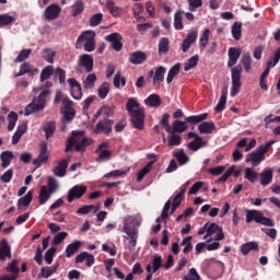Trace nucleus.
<instances>
[{"label": "nucleus", "mask_w": 280, "mask_h": 280, "mask_svg": "<svg viewBox=\"0 0 280 280\" xmlns=\"http://www.w3.org/2000/svg\"><path fill=\"white\" fill-rule=\"evenodd\" d=\"M139 226H141V219L127 215L122 219V233H125L124 238L128 240V246L130 253L137 247V241L139 240Z\"/></svg>", "instance_id": "obj_1"}, {"label": "nucleus", "mask_w": 280, "mask_h": 280, "mask_svg": "<svg viewBox=\"0 0 280 280\" xmlns=\"http://www.w3.org/2000/svg\"><path fill=\"white\" fill-rule=\"evenodd\" d=\"M126 110L131 118V124L137 130H143L145 124V109L141 107V104L137 98H129L126 104Z\"/></svg>", "instance_id": "obj_2"}, {"label": "nucleus", "mask_w": 280, "mask_h": 280, "mask_svg": "<svg viewBox=\"0 0 280 280\" xmlns=\"http://www.w3.org/2000/svg\"><path fill=\"white\" fill-rule=\"evenodd\" d=\"M86 145H91V139L84 137V131H73L72 137L68 139L66 152H71L72 148L75 152H84Z\"/></svg>", "instance_id": "obj_3"}, {"label": "nucleus", "mask_w": 280, "mask_h": 280, "mask_svg": "<svg viewBox=\"0 0 280 280\" xmlns=\"http://www.w3.org/2000/svg\"><path fill=\"white\" fill-rule=\"evenodd\" d=\"M275 145V140L268 141L265 144H261L257 148V150L248 153L246 158V163H250L253 167H257L260 165L262 161H266V154L270 148Z\"/></svg>", "instance_id": "obj_4"}, {"label": "nucleus", "mask_w": 280, "mask_h": 280, "mask_svg": "<svg viewBox=\"0 0 280 280\" xmlns=\"http://www.w3.org/2000/svg\"><path fill=\"white\" fill-rule=\"evenodd\" d=\"M75 49H84V51H95V32H83L75 42Z\"/></svg>", "instance_id": "obj_5"}, {"label": "nucleus", "mask_w": 280, "mask_h": 280, "mask_svg": "<svg viewBox=\"0 0 280 280\" xmlns=\"http://www.w3.org/2000/svg\"><path fill=\"white\" fill-rule=\"evenodd\" d=\"M209 117V115L207 113L201 114V115H194V116H189L185 118V121L183 120H175L173 122V128L172 133L174 135L175 132H185V130H187V124H200L201 121H205V119H207Z\"/></svg>", "instance_id": "obj_6"}, {"label": "nucleus", "mask_w": 280, "mask_h": 280, "mask_svg": "<svg viewBox=\"0 0 280 280\" xmlns=\"http://www.w3.org/2000/svg\"><path fill=\"white\" fill-rule=\"evenodd\" d=\"M256 222V224H262L264 226H275V220L264 217V212L259 210H247L246 211V222Z\"/></svg>", "instance_id": "obj_7"}, {"label": "nucleus", "mask_w": 280, "mask_h": 280, "mask_svg": "<svg viewBox=\"0 0 280 280\" xmlns=\"http://www.w3.org/2000/svg\"><path fill=\"white\" fill-rule=\"evenodd\" d=\"M47 95H49V91H43L37 98H34L33 102L26 106L24 115L28 117V115H32V113L43 110V108H45V102H47Z\"/></svg>", "instance_id": "obj_8"}, {"label": "nucleus", "mask_w": 280, "mask_h": 280, "mask_svg": "<svg viewBox=\"0 0 280 280\" xmlns=\"http://www.w3.org/2000/svg\"><path fill=\"white\" fill-rule=\"evenodd\" d=\"M242 66H235L231 69L232 75V88H231V97H235L242 89Z\"/></svg>", "instance_id": "obj_9"}, {"label": "nucleus", "mask_w": 280, "mask_h": 280, "mask_svg": "<svg viewBox=\"0 0 280 280\" xmlns=\"http://www.w3.org/2000/svg\"><path fill=\"white\" fill-rule=\"evenodd\" d=\"M212 235H215V242H221V240H224V231L220 225H218L217 223H206V235L203 240H207V242H211L213 240L211 237Z\"/></svg>", "instance_id": "obj_10"}, {"label": "nucleus", "mask_w": 280, "mask_h": 280, "mask_svg": "<svg viewBox=\"0 0 280 280\" xmlns=\"http://www.w3.org/2000/svg\"><path fill=\"white\" fill-rule=\"evenodd\" d=\"M62 122L71 124V121H73V117H75V109H73V101H71L69 97H66L62 100Z\"/></svg>", "instance_id": "obj_11"}, {"label": "nucleus", "mask_w": 280, "mask_h": 280, "mask_svg": "<svg viewBox=\"0 0 280 280\" xmlns=\"http://www.w3.org/2000/svg\"><path fill=\"white\" fill-rule=\"evenodd\" d=\"M86 186L84 185H74L69 189L67 200L68 202H73V200H80L84 194H86Z\"/></svg>", "instance_id": "obj_12"}, {"label": "nucleus", "mask_w": 280, "mask_h": 280, "mask_svg": "<svg viewBox=\"0 0 280 280\" xmlns=\"http://www.w3.org/2000/svg\"><path fill=\"white\" fill-rule=\"evenodd\" d=\"M60 12H62V8L58 3H51L44 11V19L45 21H56L60 16Z\"/></svg>", "instance_id": "obj_13"}, {"label": "nucleus", "mask_w": 280, "mask_h": 280, "mask_svg": "<svg viewBox=\"0 0 280 280\" xmlns=\"http://www.w3.org/2000/svg\"><path fill=\"white\" fill-rule=\"evenodd\" d=\"M189 185H191L190 180L186 182L184 185L180 186L179 192H177L173 198L171 213H174L178 209V207H180V202H183V198H185V192L187 191Z\"/></svg>", "instance_id": "obj_14"}, {"label": "nucleus", "mask_w": 280, "mask_h": 280, "mask_svg": "<svg viewBox=\"0 0 280 280\" xmlns=\"http://www.w3.org/2000/svg\"><path fill=\"white\" fill-rule=\"evenodd\" d=\"M105 40L112 44L114 51H121V49H124V44L121 43L122 37L119 33H112L105 36Z\"/></svg>", "instance_id": "obj_15"}, {"label": "nucleus", "mask_w": 280, "mask_h": 280, "mask_svg": "<svg viewBox=\"0 0 280 280\" xmlns=\"http://www.w3.org/2000/svg\"><path fill=\"white\" fill-rule=\"evenodd\" d=\"M68 84L70 86V95L73 100H82V85L74 78L68 79Z\"/></svg>", "instance_id": "obj_16"}, {"label": "nucleus", "mask_w": 280, "mask_h": 280, "mask_svg": "<svg viewBox=\"0 0 280 280\" xmlns=\"http://www.w3.org/2000/svg\"><path fill=\"white\" fill-rule=\"evenodd\" d=\"M150 75H153V84L154 86H160L162 82L165 80V73H167V69L165 67L160 66L154 70H151Z\"/></svg>", "instance_id": "obj_17"}, {"label": "nucleus", "mask_w": 280, "mask_h": 280, "mask_svg": "<svg viewBox=\"0 0 280 280\" xmlns=\"http://www.w3.org/2000/svg\"><path fill=\"white\" fill-rule=\"evenodd\" d=\"M113 124L114 122L110 119L100 120L96 124L94 132L96 135H100V132H103V135H110V132H113Z\"/></svg>", "instance_id": "obj_18"}, {"label": "nucleus", "mask_w": 280, "mask_h": 280, "mask_svg": "<svg viewBox=\"0 0 280 280\" xmlns=\"http://www.w3.org/2000/svg\"><path fill=\"white\" fill-rule=\"evenodd\" d=\"M30 73V77L31 78H34L36 75V73H38V69L37 68H34L32 66V63L30 62H23L21 66H20V70L19 72L14 75V78H21L25 74Z\"/></svg>", "instance_id": "obj_19"}, {"label": "nucleus", "mask_w": 280, "mask_h": 280, "mask_svg": "<svg viewBox=\"0 0 280 280\" xmlns=\"http://www.w3.org/2000/svg\"><path fill=\"white\" fill-rule=\"evenodd\" d=\"M49 161V153L47 152V144L46 142L40 143V150L38 156L33 161V165L40 167L43 163H47Z\"/></svg>", "instance_id": "obj_20"}, {"label": "nucleus", "mask_w": 280, "mask_h": 280, "mask_svg": "<svg viewBox=\"0 0 280 280\" xmlns=\"http://www.w3.org/2000/svg\"><path fill=\"white\" fill-rule=\"evenodd\" d=\"M198 40V32L192 31L187 34L186 38L182 43V50L184 54H187L189 51V48Z\"/></svg>", "instance_id": "obj_21"}, {"label": "nucleus", "mask_w": 280, "mask_h": 280, "mask_svg": "<svg viewBox=\"0 0 280 280\" xmlns=\"http://www.w3.org/2000/svg\"><path fill=\"white\" fill-rule=\"evenodd\" d=\"M228 56H229L228 67L229 68L235 67V65H237V60H240V56H242V49L236 47H231L229 48Z\"/></svg>", "instance_id": "obj_22"}, {"label": "nucleus", "mask_w": 280, "mask_h": 280, "mask_svg": "<svg viewBox=\"0 0 280 280\" xmlns=\"http://www.w3.org/2000/svg\"><path fill=\"white\" fill-rule=\"evenodd\" d=\"M93 56L84 54L79 57V67H83L88 73L93 71Z\"/></svg>", "instance_id": "obj_23"}, {"label": "nucleus", "mask_w": 280, "mask_h": 280, "mask_svg": "<svg viewBox=\"0 0 280 280\" xmlns=\"http://www.w3.org/2000/svg\"><path fill=\"white\" fill-rule=\"evenodd\" d=\"M69 167V160H61L57 166L52 170L55 176L62 178L67 176V168Z\"/></svg>", "instance_id": "obj_24"}, {"label": "nucleus", "mask_w": 280, "mask_h": 280, "mask_svg": "<svg viewBox=\"0 0 280 280\" xmlns=\"http://www.w3.org/2000/svg\"><path fill=\"white\" fill-rule=\"evenodd\" d=\"M5 259H12V249L8 241L2 240L0 243V261H5Z\"/></svg>", "instance_id": "obj_25"}, {"label": "nucleus", "mask_w": 280, "mask_h": 280, "mask_svg": "<svg viewBox=\"0 0 280 280\" xmlns=\"http://www.w3.org/2000/svg\"><path fill=\"white\" fill-rule=\"evenodd\" d=\"M83 261H85L88 268H91V266L95 264V256L86 252H82L75 257V264H82Z\"/></svg>", "instance_id": "obj_26"}, {"label": "nucleus", "mask_w": 280, "mask_h": 280, "mask_svg": "<svg viewBox=\"0 0 280 280\" xmlns=\"http://www.w3.org/2000/svg\"><path fill=\"white\" fill-rule=\"evenodd\" d=\"M145 60H148V55L141 50L131 52L129 55V62H131V65H143Z\"/></svg>", "instance_id": "obj_27"}, {"label": "nucleus", "mask_w": 280, "mask_h": 280, "mask_svg": "<svg viewBox=\"0 0 280 280\" xmlns=\"http://www.w3.org/2000/svg\"><path fill=\"white\" fill-rule=\"evenodd\" d=\"M163 268V258L159 255L153 257L152 265H147L145 270L147 272H159Z\"/></svg>", "instance_id": "obj_28"}, {"label": "nucleus", "mask_w": 280, "mask_h": 280, "mask_svg": "<svg viewBox=\"0 0 280 280\" xmlns=\"http://www.w3.org/2000/svg\"><path fill=\"white\" fill-rule=\"evenodd\" d=\"M228 95H229V88L225 86V88L222 89L220 101L217 104V106L214 107V110L220 113L221 110H223L226 107V97H228Z\"/></svg>", "instance_id": "obj_29"}, {"label": "nucleus", "mask_w": 280, "mask_h": 280, "mask_svg": "<svg viewBox=\"0 0 280 280\" xmlns=\"http://www.w3.org/2000/svg\"><path fill=\"white\" fill-rule=\"evenodd\" d=\"M82 246L81 241H74L73 243L69 244L66 247V257L71 258L78 250H80V247Z\"/></svg>", "instance_id": "obj_30"}, {"label": "nucleus", "mask_w": 280, "mask_h": 280, "mask_svg": "<svg viewBox=\"0 0 280 280\" xmlns=\"http://www.w3.org/2000/svg\"><path fill=\"white\" fill-rule=\"evenodd\" d=\"M252 250H259V243L252 241L241 245L242 255H248Z\"/></svg>", "instance_id": "obj_31"}, {"label": "nucleus", "mask_w": 280, "mask_h": 280, "mask_svg": "<svg viewBox=\"0 0 280 280\" xmlns=\"http://www.w3.org/2000/svg\"><path fill=\"white\" fill-rule=\"evenodd\" d=\"M144 104L149 106V108H159V106H161V96L151 94L144 100Z\"/></svg>", "instance_id": "obj_32"}, {"label": "nucleus", "mask_w": 280, "mask_h": 280, "mask_svg": "<svg viewBox=\"0 0 280 280\" xmlns=\"http://www.w3.org/2000/svg\"><path fill=\"white\" fill-rule=\"evenodd\" d=\"M200 135H211L215 130V124L203 121L198 126Z\"/></svg>", "instance_id": "obj_33"}, {"label": "nucleus", "mask_w": 280, "mask_h": 280, "mask_svg": "<svg viewBox=\"0 0 280 280\" xmlns=\"http://www.w3.org/2000/svg\"><path fill=\"white\" fill-rule=\"evenodd\" d=\"M1 159V167L5 170V167H10L12 160L14 159V153L12 151H4L0 154Z\"/></svg>", "instance_id": "obj_34"}, {"label": "nucleus", "mask_w": 280, "mask_h": 280, "mask_svg": "<svg viewBox=\"0 0 280 280\" xmlns=\"http://www.w3.org/2000/svg\"><path fill=\"white\" fill-rule=\"evenodd\" d=\"M272 183V168L267 167L262 171V174H260V185H270Z\"/></svg>", "instance_id": "obj_35"}, {"label": "nucleus", "mask_w": 280, "mask_h": 280, "mask_svg": "<svg viewBox=\"0 0 280 280\" xmlns=\"http://www.w3.org/2000/svg\"><path fill=\"white\" fill-rule=\"evenodd\" d=\"M178 73H180V63H175L167 73L166 77V83L167 84H172V82H174V78H176V75H178Z\"/></svg>", "instance_id": "obj_36"}, {"label": "nucleus", "mask_w": 280, "mask_h": 280, "mask_svg": "<svg viewBox=\"0 0 280 280\" xmlns=\"http://www.w3.org/2000/svg\"><path fill=\"white\" fill-rule=\"evenodd\" d=\"M97 211H100V205H96V206H93V205H90V206H83L81 208H79L77 210V213L79 215H86L89 213H97Z\"/></svg>", "instance_id": "obj_37"}, {"label": "nucleus", "mask_w": 280, "mask_h": 280, "mask_svg": "<svg viewBox=\"0 0 280 280\" xmlns=\"http://www.w3.org/2000/svg\"><path fill=\"white\" fill-rule=\"evenodd\" d=\"M205 145H207V141L202 140L201 138H197L194 139L192 141H190L188 143V148L192 151V152H198V150H200V148H205Z\"/></svg>", "instance_id": "obj_38"}, {"label": "nucleus", "mask_w": 280, "mask_h": 280, "mask_svg": "<svg viewBox=\"0 0 280 280\" xmlns=\"http://www.w3.org/2000/svg\"><path fill=\"white\" fill-rule=\"evenodd\" d=\"M159 55L165 56L170 51V39L167 37H162L159 42Z\"/></svg>", "instance_id": "obj_39"}, {"label": "nucleus", "mask_w": 280, "mask_h": 280, "mask_svg": "<svg viewBox=\"0 0 280 280\" xmlns=\"http://www.w3.org/2000/svg\"><path fill=\"white\" fill-rule=\"evenodd\" d=\"M33 198H34V195H32V191H28L24 197L19 199L18 209H23V207H30Z\"/></svg>", "instance_id": "obj_40"}, {"label": "nucleus", "mask_w": 280, "mask_h": 280, "mask_svg": "<svg viewBox=\"0 0 280 280\" xmlns=\"http://www.w3.org/2000/svg\"><path fill=\"white\" fill-rule=\"evenodd\" d=\"M152 165H154L153 161L149 162L140 172H138V174H137L138 183H141L143 180V178H145V176H148V174H150V172L152 170Z\"/></svg>", "instance_id": "obj_41"}, {"label": "nucleus", "mask_w": 280, "mask_h": 280, "mask_svg": "<svg viewBox=\"0 0 280 280\" xmlns=\"http://www.w3.org/2000/svg\"><path fill=\"white\" fill-rule=\"evenodd\" d=\"M51 198V192L47 189V186H42L39 190V205H45L47 200Z\"/></svg>", "instance_id": "obj_42"}, {"label": "nucleus", "mask_w": 280, "mask_h": 280, "mask_svg": "<svg viewBox=\"0 0 280 280\" xmlns=\"http://www.w3.org/2000/svg\"><path fill=\"white\" fill-rule=\"evenodd\" d=\"M57 271H58V264L52 267H42L40 277H43L44 279H49V277H51V275H56Z\"/></svg>", "instance_id": "obj_43"}, {"label": "nucleus", "mask_w": 280, "mask_h": 280, "mask_svg": "<svg viewBox=\"0 0 280 280\" xmlns=\"http://www.w3.org/2000/svg\"><path fill=\"white\" fill-rule=\"evenodd\" d=\"M9 125L7 127V129L9 130V132H12V130H14L16 122L19 121V114H16L15 112H11L8 117H7Z\"/></svg>", "instance_id": "obj_44"}, {"label": "nucleus", "mask_w": 280, "mask_h": 280, "mask_svg": "<svg viewBox=\"0 0 280 280\" xmlns=\"http://www.w3.org/2000/svg\"><path fill=\"white\" fill-rule=\"evenodd\" d=\"M241 62L247 73H250V69L253 67V57H250V52H246L243 55Z\"/></svg>", "instance_id": "obj_45"}, {"label": "nucleus", "mask_w": 280, "mask_h": 280, "mask_svg": "<svg viewBox=\"0 0 280 280\" xmlns=\"http://www.w3.org/2000/svg\"><path fill=\"white\" fill-rule=\"evenodd\" d=\"M279 60H280V47L273 51L272 56L267 61V67H269V69H272V67H277V65H279Z\"/></svg>", "instance_id": "obj_46"}, {"label": "nucleus", "mask_w": 280, "mask_h": 280, "mask_svg": "<svg viewBox=\"0 0 280 280\" xmlns=\"http://www.w3.org/2000/svg\"><path fill=\"white\" fill-rule=\"evenodd\" d=\"M30 56H32V48L23 49L16 56V58L14 59V62L15 63L25 62V60H27V58H30Z\"/></svg>", "instance_id": "obj_47"}, {"label": "nucleus", "mask_w": 280, "mask_h": 280, "mask_svg": "<svg viewBox=\"0 0 280 280\" xmlns=\"http://www.w3.org/2000/svg\"><path fill=\"white\" fill-rule=\"evenodd\" d=\"M244 174V178H246V180H248L249 183H256L259 176V174L250 167H246Z\"/></svg>", "instance_id": "obj_48"}, {"label": "nucleus", "mask_w": 280, "mask_h": 280, "mask_svg": "<svg viewBox=\"0 0 280 280\" xmlns=\"http://www.w3.org/2000/svg\"><path fill=\"white\" fill-rule=\"evenodd\" d=\"M191 240H194L192 236H186L182 243L180 246H184L183 253L187 255V253H191L194 250V245L191 244Z\"/></svg>", "instance_id": "obj_49"}, {"label": "nucleus", "mask_w": 280, "mask_h": 280, "mask_svg": "<svg viewBox=\"0 0 280 280\" xmlns=\"http://www.w3.org/2000/svg\"><path fill=\"white\" fill-rule=\"evenodd\" d=\"M175 159H177L179 165H187L189 163V156L185 154V151L182 149L176 151L174 154Z\"/></svg>", "instance_id": "obj_50"}, {"label": "nucleus", "mask_w": 280, "mask_h": 280, "mask_svg": "<svg viewBox=\"0 0 280 280\" xmlns=\"http://www.w3.org/2000/svg\"><path fill=\"white\" fill-rule=\"evenodd\" d=\"M16 21V18L5 13L0 14V27H5L7 25H12Z\"/></svg>", "instance_id": "obj_51"}, {"label": "nucleus", "mask_w": 280, "mask_h": 280, "mask_svg": "<svg viewBox=\"0 0 280 280\" xmlns=\"http://www.w3.org/2000/svg\"><path fill=\"white\" fill-rule=\"evenodd\" d=\"M198 60H200L198 55H195L188 59V61L184 63V71H191V69L198 67Z\"/></svg>", "instance_id": "obj_52"}, {"label": "nucleus", "mask_w": 280, "mask_h": 280, "mask_svg": "<svg viewBox=\"0 0 280 280\" xmlns=\"http://www.w3.org/2000/svg\"><path fill=\"white\" fill-rule=\"evenodd\" d=\"M109 91H110V84L108 82H104L98 88V97L101 100H106V97H108Z\"/></svg>", "instance_id": "obj_53"}, {"label": "nucleus", "mask_w": 280, "mask_h": 280, "mask_svg": "<svg viewBox=\"0 0 280 280\" xmlns=\"http://www.w3.org/2000/svg\"><path fill=\"white\" fill-rule=\"evenodd\" d=\"M232 36L234 40H240L242 38V23L235 22L232 25Z\"/></svg>", "instance_id": "obj_54"}, {"label": "nucleus", "mask_w": 280, "mask_h": 280, "mask_svg": "<svg viewBox=\"0 0 280 280\" xmlns=\"http://www.w3.org/2000/svg\"><path fill=\"white\" fill-rule=\"evenodd\" d=\"M84 12V2L82 0H78L72 4V16H78V14H82Z\"/></svg>", "instance_id": "obj_55"}, {"label": "nucleus", "mask_w": 280, "mask_h": 280, "mask_svg": "<svg viewBox=\"0 0 280 280\" xmlns=\"http://www.w3.org/2000/svg\"><path fill=\"white\" fill-rule=\"evenodd\" d=\"M54 75V66H47L40 72V82L49 80Z\"/></svg>", "instance_id": "obj_56"}, {"label": "nucleus", "mask_w": 280, "mask_h": 280, "mask_svg": "<svg viewBox=\"0 0 280 280\" xmlns=\"http://www.w3.org/2000/svg\"><path fill=\"white\" fill-rule=\"evenodd\" d=\"M19 262L13 259L8 266H7V272H11V277H16V279L19 278Z\"/></svg>", "instance_id": "obj_57"}, {"label": "nucleus", "mask_w": 280, "mask_h": 280, "mask_svg": "<svg viewBox=\"0 0 280 280\" xmlns=\"http://www.w3.org/2000/svg\"><path fill=\"white\" fill-rule=\"evenodd\" d=\"M183 14H184L183 11H177L175 13V15H174V27L177 31H180V30L184 28V25H183Z\"/></svg>", "instance_id": "obj_58"}, {"label": "nucleus", "mask_w": 280, "mask_h": 280, "mask_svg": "<svg viewBox=\"0 0 280 280\" xmlns=\"http://www.w3.org/2000/svg\"><path fill=\"white\" fill-rule=\"evenodd\" d=\"M97 82V75L95 73H90L83 82L84 89H93Z\"/></svg>", "instance_id": "obj_59"}, {"label": "nucleus", "mask_w": 280, "mask_h": 280, "mask_svg": "<svg viewBox=\"0 0 280 280\" xmlns=\"http://www.w3.org/2000/svg\"><path fill=\"white\" fill-rule=\"evenodd\" d=\"M42 56L46 62L54 65V58H56V52L52 49L45 48L42 52Z\"/></svg>", "instance_id": "obj_60"}, {"label": "nucleus", "mask_w": 280, "mask_h": 280, "mask_svg": "<svg viewBox=\"0 0 280 280\" xmlns=\"http://www.w3.org/2000/svg\"><path fill=\"white\" fill-rule=\"evenodd\" d=\"M114 86L115 89H121V86H126V79L125 77L121 75L120 71H118L114 75Z\"/></svg>", "instance_id": "obj_61"}, {"label": "nucleus", "mask_w": 280, "mask_h": 280, "mask_svg": "<svg viewBox=\"0 0 280 280\" xmlns=\"http://www.w3.org/2000/svg\"><path fill=\"white\" fill-rule=\"evenodd\" d=\"M106 8L113 16H118L119 12H121L119 7H117L113 0H107L106 1Z\"/></svg>", "instance_id": "obj_62"}, {"label": "nucleus", "mask_w": 280, "mask_h": 280, "mask_svg": "<svg viewBox=\"0 0 280 280\" xmlns=\"http://www.w3.org/2000/svg\"><path fill=\"white\" fill-rule=\"evenodd\" d=\"M160 126L168 132V135H172V127L170 126V114H163L162 119L160 120Z\"/></svg>", "instance_id": "obj_63"}, {"label": "nucleus", "mask_w": 280, "mask_h": 280, "mask_svg": "<svg viewBox=\"0 0 280 280\" xmlns=\"http://www.w3.org/2000/svg\"><path fill=\"white\" fill-rule=\"evenodd\" d=\"M96 154H98L96 158L97 163H102L103 161H110V156H113V153L108 150H101Z\"/></svg>", "instance_id": "obj_64"}]
</instances>
